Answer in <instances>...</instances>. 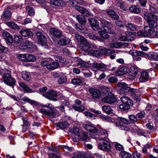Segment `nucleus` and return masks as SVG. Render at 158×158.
Returning a JSON list of instances; mask_svg holds the SVG:
<instances>
[{"label": "nucleus", "mask_w": 158, "mask_h": 158, "mask_svg": "<svg viewBox=\"0 0 158 158\" xmlns=\"http://www.w3.org/2000/svg\"><path fill=\"white\" fill-rule=\"evenodd\" d=\"M144 17L149 26L154 28L158 27V18L157 15L147 13L144 15Z\"/></svg>", "instance_id": "1"}, {"label": "nucleus", "mask_w": 158, "mask_h": 158, "mask_svg": "<svg viewBox=\"0 0 158 158\" xmlns=\"http://www.w3.org/2000/svg\"><path fill=\"white\" fill-rule=\"evenodd\" d=\"M42 66L46 67L47 68L50 69H54L57 68L59 66L58 62L55 61L50 58H48L41 62Z\"/></svg>", "instance_id": "2"}, {"label": "nucleus", "mask_w": 158, "mask_h": 158, "mask_svg": "<svg viewBox=\"0 0 158 158\" xmlns=\"http://www.w3.org/2000/svg\"><path fill=\"white\" fill-rule=\"evenodd\" d=\"M120 101L122 104L119 106L120 109L126 110L130 108V106L133 105V102L128 97L123 96L120 98Z\"/></svg>", "instance_id": "3"}, {"label": "nucleus", "mask_w": 158, "mask_h": 158, "mask_svg": "<svg viewBox=\"0 0 158 158\" xmlns=\"http://www.w3.org/2000/svg\"><path fill=\"white\" fill-rule=\"evenodd\" d=\"M2 80L5 84L10 86L15 85L16 83L15 80L13 78L10 73H4L2 75Z\"/></svg>", "instance_id": "4"}, {"label": "nucleus", "mask_w": 158, "mask_h": 158, "mask_svg": "<svg viewBox=\"0 0 158 158\" xmlns=\"http://www.w3.org/2000/svg\"><path fill=\"white\" fill-rule=\"evenodd\" d=\"M49 108L50 110H47L44 109H41L40 110V112L42 114L47 115L52 118H53L57 117L58 115V111L54 108L51 107Z\"/></svg>", "instance_id": "5"}, {"label": "nucleus", "mask_w": 158, "mask_h": 158, "mask_svg": "<svg viewBox=\"0 0 158 158\" xmlns=\"http://www.w3.org/2000/svg\"><path fill=\"white\" fill-rule=\"evenodd\" d=\"M98 20L100 21L102 27L104 28V30L107 31L108 33L111 34L113 33L112 28L113 25L112 23L102 18H99Z\"/></svg>", "instance_id": "6"}, {"label": "nucleus", "mask_w": 158, "mask_h": 158, "mask_svg": "<svg viewBox=\"0 0 158 158\" xmlns=\"http://www.w3.org/2000/svg\"><path fill=\"white\" fill-rule=\"evenodd\" d=\"M80 47L83 50L87 52L89 54L90 52H91L92 48H95V45L89 43L86 39L85 41L81 43Z\"/></svg>", "instance_id": "7"}, {"label": "nucleus", "mask_w": 158, "mask_h": 158, "mask_svg": "<svg viewBox=\"0 0 158 158\" xmlns=\"http://www.w3.org/2000/svg\"><path fill=\"white\" fill-rule=\"evenodd\" d=\"M35 37L38 42L42 46H45L47 43L46 37L43 33L40 31H37L35 34Z\"/></svg>", "instance_id": "8"}, {"label": "nucleus", "mask_w": 158, "mask_h": 158, "mask_svg": "<svg viewBox=\"0 0 158 158\" xmlns=\"http://www.w3.org/2000/svg\"><path fill=\"white\" fill-rule=\"evenodd\" d=\"M50 35L52 37V39L54 38L60 39L63 36L62 31L57 28H52L49 29Z\"/></svg>", "instance_id": "9"}, {"label": "nucleus", "mask_w": 158, "mask_h": 158, "mask_svg": "<svg viewBox=\"0 0 158 158\" xmlns=\"http://www.w3.org/2000/svg\"><path fill=\"white\" fill-rule=\"evenodd\" d=\"M102 140L103 142H100L98 144V148L104 151L109 152L110 151L111 146L110 143L106 139Z\"/></svg>", "instance_id": "10"}, {"label": "nucleus", "mask_w": 158, "mask_h": 158, "mask_svg": "<svg viewBox=\"0 0 158 158\" xmlns=\"http://www.w3.org/2000/svg\"><path fill=\"white\" fill-rule=\"evenodd\" d=\"M44 96L46 98L53 101H56L58 100L57 97L58 94L54 91L50 90L47 92L43 94Z\"/></svg>", "instance_id": "11"}, {"label": "nucleus", "mask_w": 158, "mask_h": 158, "mask_svg": "<svg viewBox=\"0 0 158 158\" xmlns=\"http://www.w3.org/2000/svg\"><path fill=\"white\" fill-rule=\"evenodd\" d=\"M2 36L6 40L7 44L10 46L11 49L13 48L12 44L13 42L12 36L8 32L5 31L2 33Z\"/></svg>", "instance_id": "12"}, {"label": "nucleus", "mask_w": 158, "mask_h": 158, "mask_svg": "<svg viewBox=\"0 0 158 158\" xmlns=\"http://www.w3.org/2000/svg\"><path fill=\"white\" fill-rule=\"evenodd\" d=\"M102 101L104 103L112 104L116 101V99L113 94L110 93L107 96L103 98Z\"/></svg>", "instance_id": "13"}, {"label": "nucleus", "mask_w": 158, "mask_h": 158, "mask_svg": "<svg viewBox=\"0 0 158 158\" xmlns=\"http://www.w3.org/2000/svg\"><path fill=\"white\" fill-rule=\"evenodd\" d=\"M128 45V44L127 42H117L111 43L109 44L108 46L109 48H124L125 47L127 46Z\"/></svg>", "instance_id": "14"}, {"label": "nucleus", "mask_w": 158, "mask_h": 158, "mask_svg": "<svg viewBox=\"0 0 158 158\" xmlns=\"http://www.w3.org/2000/svg\"><path fill=\"white\" fill-rule=\"evenodd\" d=\"M117 86L118 87H120L121 90L126 94L129 93L131 90V88L127 86V85L124 82H118Z\"/></svg>", "instance_id": "15"}, {"label": "nucleus", "mask_w": 158, "mask_h": 158, "mask_svg": "<svg viewBox=\"0 0 158 158\" xmlns=\"http://www.w3.org/2000/svg\"><path fill=\"white\" fill-rule=\"evenodd\" d=\"M88 20L90 25L94 30L96 31L100 29L99 23L96 19L94 18H89Z\"/></svg>", "instance_id": "16"}, {"label": "nucleus", "mask_w": 158, "mask_h": 158, "mask_svg": "<svg viewBox=\"0 0 158 158\" xmlns=\"http://www.w3.org/2000/svg\"><path fill=\"white\" fill-rule=\"evenodd\" d=\"M89 91L93 98L98 99L101 97V92L98 89L90 88L89 89Z\"/></svg>", "instance_id": "17"}, {"label": "nucleus", "mask_w": 158, "mask_h": 158, "mask_svg": "<svg viewBox=\"0 0 158 158\" xmlns=\"http://www.w3.org/2000/svg\"><path fill=\"white\" fill-rule=\"evenodd\" d=\"M116 125L117 127L121 126L123 124H130L129 120L124 118L118 117L116 121Z\"/></svg>", "instance_id": "18"}, {"label": "nucleus", "mask_w": 158, "mask_h": 158, "mask_svg": "<svg viewBox=\"0 0 158 158\" xmlns=\"http://www.w3.org/2000/svg\"><path fill=\"white\" fill-rule=\"evenodd\" d=\"M20 33L25 37H30L33 35V33L29 29H22L19 31Z\"/></svg>", "instance_id": "19"}, {"label": "nucleus", "mask_w": 158, "mask_h": 158, "mask_svg": "<svg viewBox=\"0 0 158 158\" xmlns=\"http://www.w3.org/2000/svg\"><path fill=\"white\" fill-rule=\"evenodd\" d=\"M23 47L25 49H30L31 51H33L36 49L35 45L33 44V43L30 42L28 40H26L23 44Z\"/></svg>", "instance_id": "20"}, {"label": "nucleus", "mask_w": 158, "mask_h": 158, "mask_svg": "<svg viewBox=\"0 0 158 158\" xmlns=\"http://www.w3.org/2000/svg\"><path fill=\"white\" fill-rule=\"evenodd\" d=\"M70 105L69 102L68 100H64L60 106L59 109L61 111L64 112L65 110H69L70 109Z\"/></svg>", "instance_id": "21"}, {"label": "nucleus", "mask_w": 158, "mask_h": 158, "mask_svg": "<svg viewBox=\"0 0 158 158\" xmlns=\"http://www.w3.org/2000/svg\"><path fill=\"white\" fill-rule=\"evenodd\" d=\"M81 102L77 99L75 101V104L73 106V107L74 110L78 111H82L84 110V107L81 105Z\"/></svg>", "instance_id": "22"}, {"label": "nucleus", "mask_w": 158, "mask_h": 158, "mask_svg": "<svg viewBox=\"0 0 158 158\" xmlns=\"http://www.w3.org/2000/svg\"><path fill=\"white\" fill-rule=\"evenodd\" d=\"M149 76L148 73L145 71L141 72L139 80L140 82H143L148 81Z\"/></svg>", "instance_id": "23"}, {"label": "nucleus", "mask_w": 158, "mask_h": 158, "mask_svg": "<svg viewBox=\"0 0 158 158\" xmlns=\"http://www.w3.org/2000/svg\"><path fill=\"white\" fill-rule=\"evenodd\" d=\"M76 9L77 11L84 15L89 16L90 15V12L84 7L77 6L76 8Z\"/></svg>", "instance_id": "24"}, {"label": "nucleus", "mask_w": 158, "mask_h": 158, "mask_svg": "<svg viewBox=\"0 0 158 158\" xmlns=\"http://www.w3.org/2000/svg\"><path fill=\"white\" fill-rule=\"evenodd\" d=\"M83 127L86 130L91 133H95L98 131V130L94 127L88 124H83Z\"/></svg>", "instance_id": "25"}, {"label": "nucleus", "mask_w": 158, "mask_h": 158, "mask_svg": "<svg viewBox=\"0 0 158 158\" xmlns=\"http://www.w3.org/2000/svg\"><path fill=\"white\" fill-rule=\"evenodd\" d=\"M154 28H152L149 26H147L144 27V30L147 36H150L154 34Z\"/></svg>", "instance_id": "26"}, {"label": "nucleus", "mask_w": 158, "mask_h": 158, "mask_svg": "<svg viewBox=\"0 0 158 158\" xmlns=\"http://www.w3.org/2000/svg\"><path fill=\"white\" fill-rule=\"evenodd\" d=\"M70 4L73 6L79 5L85 6L86 4V2L83 0H73L70 1Z\"/></svg>", "instance_id": "27"}, {"label": "nucleus", "mask_w": 158, "mask_h": 158, "mask_svg": "<svg viewBox=\"0 0 158 158\" xmlns=\"http://www.w3.org/2000/svg\"><path fill=\"white\" fill-rule=\"evenodd\" d=\"M91 55L96 57H99L100 56L101 52L97 48V46L95 45V48H93L91 50V52L89 53Z\"/></svg>", "instance_id": "28"}, {"label": "nucleus", "mask_w": 158, "mask_h": 158, "mask_svg": "<svg viewBox=\"0 0 158 158\" xmlns=\"http://www.w3.org/2000/svg\"><path fill=\"white\" fill-rule=\"evenodd\" d=\"M127 29L131 31H136L138 30L139 27L136 25L130 23H128L125 25Z\"/></svg>", "instance_id": "29"}, {"label": "nucleus", "mask_w": 158, "mask_h": 158, "mask_svg": "<svg viewBox=\"0 0 158 158\" xmlns=\"http://www.w3.org/2000/svg\"><path fill=\"white\" fill-rule=\"evenodd\" d=\"M19 85L22 87L26 93H32L34 92V90H32L27 86L25 83L20 82L19 83Z\"/></svg>", "instance_id": "30"}, {"label": "nucleus", "mask_w": 158, "mask_h": 158, "mask_svg": "<svg viewBox=\"0 0 158 158\" xmlns=\"http://www.w3.org/2000/svg\"><path fill=\"white\" fill-rule=\"evenodd\" d=\"M69 40L66 37H64L58 40V44L60 46H65L68 44L69 43Z\"/></svg>", "instance_id": "31"}, {"label": "nucleus", "mask_w": 158, "mask_h": 158, "mask_svg": "<svg viewBox=\"0 0 158 158\" xmlns=\"http://www.w3.org/2000/svg\"><path fill=\"white\" fill-rule=\"evenodd\" d=\"M99 134L101 136L99 138L100 140L106 139L107 137L108 136L107 131L105 130H100L99 131Z\"/></svg>", "instance_id": "32"}, {"label": "nucleus", "mask_w": 158, "mask_h": 158, "mask_svg": "<svg viewBox=\"0 0 158 158\" xmlns=\"http://www.w3.org/2000/svg\"><path fill=\"white\" fill-rule=\"evenodd\" d=\"M131 52V54L134 56H141L142 57H145L147 56L146 54L143 51H139L137 50H133Z\"/></svg>", "instance_id": "33"}, {"label": "nucleus", "mask_w": 158, "mask_h": 158, "mask_svg": "<svg viewBox=\"0 0 158 158\" xmlns=\"http://www.w3.org/2000/svg\"><path fill=\"white\" fill-rule=\"evenodd\" d=\"M106 12L110 17L114 19L118 20L119 19V16L114 10L111 9H108L106 10Z\"/></svg>", "instance_id": "34"}, {"label": "nucleus", "mask_w": 158, "mask_h": 158, "mask_svg": "<svg viewBox=\"0 0 158 158\" xmlns=\"http://www.w3.org/2000/svg\"><path fill=\"white\" fill-rule=\"evenodd\" d=\"M129 10L132 13L139 14L141 12V9L137 6H131L129 8Z\"/></svg>", "instance_id": "35"}, {"label": "nucleus", "mask_w": 158, "mask_h": 158, "mask_svg": "<svg viewBox=\"0 0 158 158\" xmlns=\"http://www.w3.org/2000/svg\"><path fill=\"white\" fill-rule=\"evenodd\" d=\"M127 67L124 66L122 67L118 70L116 72L117 75L118 76H121L125 74H126L127 72Z\"/></svg>", "instance_id": "36"}, {"label": "nucleus", "mask_w": 158, "mask_h": 158, "mask_svg": "<svg viewBox=\"0 0 158 158\" xmlns=\"http://www.w3.org/2000/svg\"><path fill=\"white\" fill-rule=\"evenodd\" d=\"M88 135L87 133L82 131L80 132L77 136L78 139L81 141H85L87 140Z\"/></svg>", "instance_id": "37"}, {"label": "nucleus", "mask_w": 158, "mask_h": 158, "mask_svg": "<svg viewBox=\"0 0 158 158\" xmlns=\"http://www.w3.org/2000/svg\"><path fill=\"white\" fill-rule=\"evenodd\" d=\"M76 18L78 21L81 24L85 25L86 22V19L82 15H77Z\"/></svg>", "instance_id": "38"}, {"label": "nucleus", "mask_w": 158, "mask_h": 158, "mask_svg": "<svg viewBox=\"0 0 158 158\" xmlns=\"http://www.w3.org/2000/svg\"><path fill=\"white\" fill-rule=\"evenodd\" d=\"M129 70L131 74L136 76L139 72V69L136 65H132L130 67Z\"/></svg>", "instance_id": "39"}, {"label": "nucleus", "mask_w": 158, "mask_h": 158, "mask_svg": "<svg viewBox=\"0 0 158 158\" xmlns=\"http://www.w3.org/2000/svg\"><path fill=\"white\" fill-rule=\"evenodd\" d=\"M92 66L94 68L99 69L106 68L107 66L103 64L95 63L92 65Z\"/></svg>", "instance_id": "40"}, {"label": "nucleus", "mask_w": 158, "mask_h": 158, "mask_svg": "<svg viewBox=\"0 0 158 158\" xmlns=\"http://www.w3.org/2000/svg\"><path fill=\"white\" fill-rule=\"evenodd\" d=\"M51 3L55 6H60L63 4V1L62 0H51Z\"/></svg>", "instance_id": "41"}, {"label": "nucleus", "mask_w": 158, "mask_h": 158, "mask_svg": "<svg viewBox=\"0 0 158 158\" xmlns=\"http://www.w3.org/2000/svg\"><path fill=\"white\" fill-rule=\"evenodd\" d=\"M101 54L104 55H107L108 54H113L114 52V51L113 50H110L106 48H104L101 49Z\"/></svg>", "instance_id": "42"}, {"label": "nucleus", "mask_w": 158, "mask_h": 158, "mask_svg": "<svg viewBox=\"0 0 158 158\" xmlns=\"http://www.w3.org/2000/svg\"><path fill=\"white\" fill-rule=\"evenodd\" d=\"M6 23L9 27L12 29L16 30L19 28V26L14 22H7Z\"/></svg>", "instance_id": "43"}, {"label": "nucleus", "mask_w": 158, "mask_h": 158, "mask_svg": "<svg viewBox=\"0 0 158 158\" xmlns=\"http://www.w3.org/2000/svg\"><path fill=\"white\" fill-rule=\"evenodd\" d=\"M103 111L108 114L113 113V110L109 106H102Z\"/></svg>", "instance_id": "44"}, {"label": "nucleus", "mask_w": 158, "mask_h": 158, "mask_svg": "<svg viewBox=\"0 0 158 158\" xmlns=\"http://www.w3.org/2000/svg\"><path fill=\"white\" fill-rule=\"evenodd\" d=\"M118 40L121 41H131L133 40V37H129L127 35V36H124L121 35L118 38Z\"/></svg>", "instance_id": "45"}, {"label": "nucleus", "mask_w": 158, "mask_h": 158, "mask_svg": "<svg viewBox=\"0 0 158 158\" xmlns=\"http://www.w3.org/2000/svg\"><path fill=\"white\" fill-rule=\"evenodd\" d=\"M68 124L66 122H59L57 123L56 126L60 129H63L67 127Z\"/></svg>", "instance_id": "46"}, {"label": "nucleus", "mask_w": 158, "mask_h": 158, "mask_svg": "<svg viewBox=\"0 0 158 158\" xmlns=\"http://www.w3.org/2000/svg\"><path fill=\"white\" fill-rule=\"evenodd\" d=\"M22 75L23 78L26 81L29 80L31 78L30 75L26 71H23L22 73Z\"/></svg>", "instance_id": "47"}, {"label": "nucleus", "mask_w": 158, "mask_h": 158, "mask_svg": "<svg viewBox=\"0 0 158 158\" xmlns=\"http://www.w3.org/2000/svg\"><path fill=\"white\" fill-rule=\"evenodd\" d=\"M107 33L108 32L106 31H98V33L101 35V37L105 39H108L109 37Z\"/></svg>", "instance_id": "48"}, {"label": "nucleus", "mask_w": 158, "mask_h": 158, "mask_svg": "<svg viewBox=\"0 0 158 158\" xmlns=\"http://www.w3.org/2000/svg\"><path fill=\"white\" fill-rule=\"evenodd\" d=\"M18 59L22 61H27L26 54H18L17 55Z\"/></svg>", "instance_id": "49"}, {"label": "nucleus", "mask_w": 158, "mask_h": 158, "mask_svg": "<svg viewBox=\"0 0 158 158\" xmlns=\"http://www.w3.org/2000/svg\"><path fill=\"white\" fill-rule=\"evenodd\" d=\"M26 11L28 13V15L30 16L34 15L35 14L34 9L29 6L26 7Z\"/></svg>", "instance_id": "50"}, {"label": "nucleus", "mask_w": 158, "mask_h": 158, "mask_svg": "<svg viewBox=\"0 0 158 158\" xmlns=\"http://www.w3.org/2000/svg\"><path fill=\"white\" fill-rule=\"evenodd\" d=\"M121 153L122 158H132L131 154L125 151H122Z\"/></svg>", "instance_id": "51"}, {"label": "nucleus", "mask_w": 158, "mask_h": 158, "mask_svg": "<svg viewBox=\"0 0 158 158\" xmlns=\"http://www.w3.org/2000/svg\"><path fill=\"white\" fill-rule=\"evenodd\" d=\"M75 37L77 41L81 42V43L84 41H85L86 39L80 35L77 34H75Z\"/></svg>", "instance_id": "52"}, {"label": "nucleus", "mask_w": 158, "mask_h": 158, "mask_svg": "<svg viewBox=\"0 0 158 158\" xmlns=\"http://www.w3.org/2000/svg\"><path fill=\"white\" fill-rule=\"evenodd\" d=\"M22 99L24 101L28 102L32 105L36 106L37 104V102H36L33 100H31L27 98L24 97L22 98Z\"/></svg>", "instance_id": "53"}, {"label": "nucleus", "mask_w": 158, "mask_h": 158, "mask_svg": "<svg viewBox=\"0 0 158 158\" xmlns=\"http://www.w3.org/2000/svg\"><path fill=\"white\" fill-rule=\"evenodd\" d=\"M81 79L79 78H73L72 80L71 83L75 85H81L82 83Z\"/></svg>", "instance_id": "54"}, {"label": "nucleus", "mask_w": 158, "mask_h": 158, "mask_svg": "<svg viewBox=\"0 0 158 158\" xmlns=\"http://www.w3.org/2000/svg\"><path fill=\"white\" fill-rule=\"evenodd\" d=\"M27 61H34L35 60V57L33 55L26 54Z\"/></svg>", "instance_id": "55"}, {"label": "nucleus", "mask_w": 158, "mask_h": 158, "mask_svg": "<svg viewBox=\"0 0 158 158\" xmlns=\"http://www.w3.org/2000/svg\"><path fill=\"white\" fill-rule=\"evenodd\" d=\"M67 78L65 76L60 77L58 80V82L60 84H62L66 82Z\"/></svg>", "instance_id": "56"}, {"label": "nucleus", "mask_w": 158, "mask_h": 158, "mask_svg": "<svg viewBox=\"0 0 158 158\" xmlns=\"http://www.w3.org/2000/svg\"><path fill=\"white\" fill-rule=\"evenodd\" d=\"M115 23L117 26L122 27L126 25V22L125 21L117 20L115 21Z\"/></svg>", "instance_id": "57"}, {"label": "nucleus", "mask_w": 158, "mask_h": 158, "mask_svg": "<svg viewBox=\"0 0 158 158\" xmlns=\"http://www.w3.org/2000/svg\"><path fill=\"white\" fill-rule=\"evenodd\" d=\"M128 118L129 119V120H128L129 121L130 124L131 123H133L134 122H136L137 120V118L136 116H135L133 114L129 115Z\"/></svg>", "instance_id": "58"}, {"label": "nucleus", "mask_w": 158, "mask_h": 158, "mask_svg": "<svg viewBox=\"0 0 158 158\" xmlns=\"http://www.w3.org/2000/svg\"><path fill=\"white\" fill-rule=\"evenodd\" d=\"M149 9L152 12L157 13L158 12V10L155 4L150 5L149 6Z\"/></svg>", "instance_id": "59"}, {"label": "nucleus", "mask_w": 158, "mask_h": 158, "mask_svg": "<svg viewBox=\"0 0 158 158\" xmlns=\"http://www.w3.org/2000/svg\"><path fill=\"white\" fill-rule=\"evenodd\" d=\"M3 16L7 19H10L11 17V13L10 11L9 10H6L3 12Z\"/></svg>", "instance_id": "60"}, {"label": "nucleus", "mask_w": 158, "mask_h": 158, "mask_svg": "<svg viewBox=\"0 0 158 158\" xmlns=\"http://www.w3.org/2000/svg\"><path fill=\"white\" fill-rule=\"evenodd\" d=\"M85 156L84 153L77 152L75 153V155L72 157V158H84Z\"/></svg>", "instance_id": "61"}, {"label": "nucleus", "mask_w": 158, "mask_h": 158, "mask_svg": "<svg viewBox=\"0 0 158 158\" xmlns=\"http://www.w3.org/2000/svg\"><path fill=\"white\" fill-rule=\"evenodd\" d=\"M149 57L156 60H158V54L156 52H151L150 53Z\"/></svg>", "instance_id": "62"}, {"label": "nucleus", "mask_w": 158, "mask_h": 158, "mask_svg": "<svg viewBox=\"0 0 158 158\" xmlns=\"http://www.w3.org/2000/svg\"><path fill=\"white\" fill-rule=\"evenodd\" d=\"M147 128L150 130L151 131H150V133H152L153 131L155 130V129L152 125V123H148L146 125Z\"/></svg>", "instance_id": "63"}, {"label": "nucleus", "mask_w": 158, "mask_h": 158, "mask_svg": "<svg viewBox=\"0 0 158 158\" xmlns=\"http://www.w3.org/2000/svg\"><path fill=\"white\" fill-rule=\"evenodd\" d=\"M81 131H80L79 128L76 127H74L72 129V132L75 135L78 136V135Z\"/></svg>", "instance_id": "64"}]
</instances>
